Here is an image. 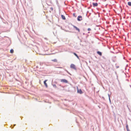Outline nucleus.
I'll return each instance as SVG.
<instances>
[{"label": "nucleus", "mask_w": 131, "mask_h": 131, "mask_svg": "<svg viewBox=\"0 0 131 131\" xmlns=\"http://www.w3.org/2000/svg\"><path fill=\"white\" fill-rule=\"evenodd\" d=\"M82 20V16H79L77 17V20L78 21H81Z\"/></svg>", "instance_id": "obj_1"}, {"label": "nucleus", "mask_w": 131, "mask_h": 131, "mask_svg": "<svg viewBox=\"0 0 131 131\" xmlns=\"http://www.w3.org/2000/svg\"><path fill=\"white\" fill-rule=\"evenodd\" d=\"M70 67H71V68H73L74 69H76V68H75V66L73 64H71V65Z\"/></svg>", "instance_id": "obj_2"}, {"label": "nucleus", "mask_w": 131, "mask_h": 131, "mask_svg": "<svg viewBox=\"0 0 131 131\" xmlns=\"http://www.w3.org/2000/svg\"><path fill=\"white\" fill-rule=\"evenodd\" d=\"M77 92L78 93H79L80 94H82L83 93V92L81 89H78Z\"/></svg>", "instance_id": "obj_3"}, {"label": "nucleus", "mask_w": 131, "mask_h": 131, "mask_svg": "<svg viewBox=\"0 0 131 131\" xmlns=\"http://www.w3.org/2000/svg\"><path fill=\"white\" fill-rule=\"evenodd\" d=\"M61 82H63L65 83H67L68 81L65 79H62L61 80Z\"/></svg>", "instance_id": "obj_4"}, {"label": "nucleus", "mask_w": 131, "mask_h": 131, "mask_svg": "<svg viewBox=\"0 0 131 131\" xmlns=\"http://www.w3.org/2000/svg\"><path fill=\"white\" fill-rule=\"evenodd\" d=\"M47 80H45L44 81V85H45L46 87V88H47L48 87V85L47 84V83H46V82L47 81Z\"/></svg>", "instance_id": "obj_5"}, {"label": "nucleus", "mask_w": 131, "mask_h": 131, "mask_svg": "<svg viewBox=\"0 0 131 131\" xmlns=\"http://www.w3.org/2000/svg\"><path fill=\"white\" fill-rule=\"evenodd\" d=\"M73 27L76 29V30L78 31V32H79L80 29L79 28L74 26H73Z\"/></svg>", "instance_id": "obj_6"}, {"label": "nucleus", "mask_w": 131, "mask_h": 131, "mask_svg": "<svg viewBox=\"0 0 131 131\" xmlns=\"http://www.w3.org/2000/svg\"><path fill=\"white\" fill-rule=\"evenodd\" d=\"M98 4L97 3H93V7L97 6L98 5Z\"/></svg>", "instance_id": "obj_7"}, {"label": "nucleus", "mask_w": 131, "mask_h": 131, "mask_svg": "<svg viewBox=\"0 0 131 131\" xmlns=\"http://www.w3.org/2000/svg\"><path fill=\"white\" fill-rule=\"evenodd\" d=\"M97 54H98L100 56H101L102 55V53L101 52H100L99 51H97Z\"/></svg>", "instance_id": "obj_8"}, {"label": "nucleus", "mask_w": 131, "mask_h": 131, "mask_svg": "<svg viewBox=\"0 0 131 131\" xmlns=\"http://www.w3.org/2000/svg\"><path fill=\"white\" fill-rule=\"evenodd\" d=\"M61 17L62 19L64 20H65L66 19V18L65 16L63 15H61Z\"/></svg>", "instance_id": "obj_9"}, {"label": "nucleus", "mask_w": 131, "mask_h": 131, "mask_svg": "<svg viewBox=\"0 0 131 131\" xmlns=\"http://www.w3.org/2000/svg\"><path fill=\"white\" fill-rule=\"evenodd\" d=\"M73 54L77 57L79 59V57L76 53H73Z\"/></svg>", "instance_id": "obj_10"}, {"label": "nucleus", "mask_w": 131, "mask_h": 131, "mask_svg": "<svg viewBox=\"0 0 131 131\" xmlns=\"http://www.w3.org/2000/svg\"><path fill=\"white\" fill-rule=\"evenodd\" d=\"M10 53H13L14 52V50L12 49H11L10 51Z\"/></svg>", "instance_id": "obj_11"}, {"label": "nucleus", "mask_w": 131, "mask_h": 131, "mask_svg": "<svg viewBox=\"0 0 131 131\" xmlns=\"http://www.w3.org/2000/svg\"><path fill=\"white\" fill-rule=\"evenodd\" d=\"M128 5L129 6H131V2H129L128 3Z\"/></svg>", "instance_id": "obj_12"}, {"label": "nucleus", "mask_w": 131, "mask_h": 131, "mask_svg": "<svg viewBox=\"0 0 131 131\" xmlns=\"http://www.w3.org/2000/svg\"><path fill=\"white\" fill-rule=\"evenodd\" d=\"M52 60L54 62H57V60L56 59H55L53 60Z\"/></svg>", "instance_id": "obj_13"}, {"label": "nucleus", "mask_w": 131, "mask_h": 131, "mask_svg": "<svg viewBox=\"0 0 131 131\" xmlns=\"http://www.w3.org/2000/svg\"><path fill=\"white\" fill-rule=\"evenodd\" d=\"M126 128L127 129H128V125L127 124H126Z\"/></svg>", "instance_id": "obj_14"}, {"label": "nucleus", "mask_w": 131, "mask_h": 131, "mask_svg": "<svg viewBox=\"0 0 131 131\" xmlns=\"http://www.w3.org/2000/svg\"><path fill=\"white\" fill-rule=\"evenodd\" d=\"M52 85H53V87L54 88H56V85L52 84Z\"/></svg>", "instance_id": "obj_15"}, {"label": "nucleus", "mask_w": 131, "mask_h": 131, "mask_svg": "<svg viewBox=\"0 0 131 131\" xmlns=\"http://www.w3.org/2000/svg\"><path fill=\"white\" fill-rule=\"evenodd\" d=\"M108 95L109 97V100L110 102H111V100L110 97V95L109 94H108Z\"/></svg>", "instance_id": "obj_16"}, {"label": "nucleus", "mask_w": 131, "mask_h": 131, "mask_svg": "<svg viewBox=\"0 0 131 131\" xmlns=\"http://www.w3.org/2000/svg\"><path fill=\"white\" fill-rule=\"evenodd\" d=\"M88 30L89 31H90L91 30V29L90 28H88Z\"/></svg>", "instance_id": "obj_17"}, {"label": "nucleus", "mask_w": 131, "mask_h": 131, "mask_svg": "<svg viewBox=\"0 0 131 131\" xmlns=\"http://www.w3.org/2000/svg\"><path fill=\"white\" fill-rule=\"evenodd\" d=\"M50 9L52 10H53V8L52 7H51L50 8Z\"/></svg>", "instance_id": "obj_18"}, {"label": "nucleus", "mask_w": 131, "mask_h": 131, "mask_svg": "<svg viewBox=\"0 0 131 131\" xmlns=\"http://www.w3.org/2000/svg\"><path fill=\"white\" fill-rule=\"evenodd\" d=\"M127 131H130V130L129 129H127Z\"/></svg>", "instance_id": "obj_19"}, {"label": "nucleus", "mask_w": 131, "mask_h": 131, "mask_svg": "<svg viewBox=\"0 0 131 131\" xmlns=\"http://www.w3.org/2000/svg\"><path fill=\"white\" fill-rule=\"evenodd\" d=\"M16 125V124H14V126H15Z\"/></svg>", "instance_id": "obj_20"}, {"label": "nucleus", "mask_w": 131, "mask_h": 131, "mask_svg": "<svg viewBox=\"0 0 131 131\" xmlns=\"http://www.w3.org/2000/svg\"><path fill=\"white\" fill-rule=\"evenodd\" d=\"M104 1H105L106 0H103Z\"/></svg>", "instance_id": "obj_21"}, {"label": "nucleus", "mask_w": 131, "mask_h": 131, "mask_svg": "<svg viewBox=\"0 0 131 131\" xmlns=\"http://www.w3.org/2000/svg\"><path fill=\"white\" fill-rule=\"evenodd\" d=\"M75 14H74H74H73V16H74V15H75Z\"/></svg>", "instance_id": "obj_22"}, {"label": "nucleus", "mask_w": 131, "mask_h": 131, "mask_svg": "<svg viewBox=\"0 0 131 131\" xmlns=\"http://www.w3.org/2000/svg\"><path fill=\"white\" fill-rule=\"evenodd\" d=\"M117 67V68H118L119 67L118 66V67Z\"/></svg>", "instance_id": "obj_23"}, {"label": "nucleus", "mask_w": 131, "mask_h": 131, "mask_svg": "<svg viewBox=\"0 0 131 131\" xmlns=\"http://www.w3.org/2000/svg\"><path fill=\"white\" fill-rule=\"evenodd\" d=\"M59 68H62L61 67H59Z\"/></svg>", "instance_id": "obj_24"}, {"label": "nucleus", "mask_w": 131, "mask_h": 131, "mask_svg": "<svg viewBox=\"0 0 131 131\" xmlns=\"http://www.w3.org/2000/svg\"><path fill=\"white\" fill-rule=\"evenodd\" d=\"M13 128V127L12 128Z\"/></svg>", "instance_id": "obj_25"}]
</instances>
